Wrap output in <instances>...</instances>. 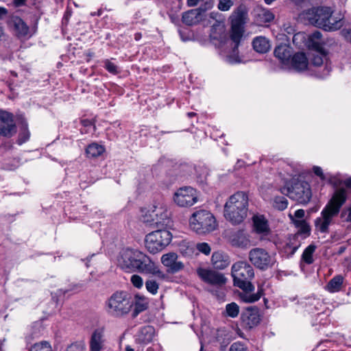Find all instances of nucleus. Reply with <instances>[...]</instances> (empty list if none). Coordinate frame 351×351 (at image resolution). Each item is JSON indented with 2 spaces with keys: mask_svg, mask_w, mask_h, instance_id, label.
<instances>
[{
  "mask_svg": "<svg viewBox=\"0 0 351 351\" xmlns=\"http://www.w3.org/2000/svg\"><path fill=\"white\" fill-rule=\"evenodd\" d=\"M232 276L234 285L241 289L244 292L239 295L242 301L252 303L258 301L263 295V289L258 287L256 293H251L254 287L251 280L254 277L253 267L245 261H239L232 266Z\"/></svg>",
  "mask_w": 351,
  "mask_h": 351,
  "instance_id": "obj_1",
  "label": "nucleus"
},
{
  "mask_svg": "<svg viewBox=\"0 0 351 351\" xmlns=\"http://www.w3.org/2000/svg\"><path fill=\"white\" fill-rule=\"evenodd\" d=\"M346 201V193L343 189L337 190L321 212V216L315 220V230L321 233H328L329 226L338 215L341 206Z\"/></svg>",
  "mask_w": 351,
  "mask_h": 351,
  "instance_id": "obj_2",
  "label": "nucleus"
},
{
  "mask_svg": "<svg viewBox=\"0 0 351 351\" xmlns=\"http://www.w3.org/2000/svg\"><path fill=\"white\" fill-rule=\"evenodd\" d=\"M248 197L244 192L231 195L224 206V217L233 225L242 223L247 215Z\"/></svg>",
  "mask_w": 351,
  "mask_h": 351,
  "instance_id": "obj_3",
  "label": "nucleus"
},
{
  "mask_svg": "<svg viewBox=\"0 0 351 351\" xmlns=\"http://www.w3.org/2000/svg\"><path fill=\"white\" fill-rule=\"evenodd\" d=\"M245 13L237 10L231 16L230 39L234 44L232 53L226 57V61L230 64L241 63L243 61L239 56L238 47L244 34Z\"/></svg>",
  "mask_w": 351,
  "mask_h": 351,
  "instance_id": "obj_4",
  "label": "nucleus"
},
{
  "mask_svg": "<svg viewBox=\"0 0 351 351\" xmlns=\"http://www.w3.org/2000/svg\"><path fill=\"white\" fill-rule=\"evenodd\" d=\"M280 192L300 204H307L312 195L309 184L295 178L287 182L280 189Z\"/></svg>",
  "mask_w": 351,
  "mask_h": 351,
  "instance_id": "obj_5",
  "label": "nucleus"
},
{
  "mask_svg": "<svg viewBox=\"0 0 351 351\" xmlns=\"http://www.w3.org/2000/svg\"><path fill=\"white\" fill-rule=\"evenodd\" d=\"M107 311L113 316L121 317L130 311L132 308V295L125 291L114 293L106 302Z\"/></svg>",
  "mask_w": 351,
  "mask_h": 351,
  "instance_id": "obj_6",
  "label": "nucleus"
},
{
  "mask_svg": "<svg viewBox=\"0 0 351 351\" xmlns=\"http://www.w3.org/2000/svg\"><path fill=\"white\" fill-rule=\"evenodd\" d=\"M189 225L191 230L199 234L212 232L217 227L215 217L206 210H199L193 213L190 218Z\"/></svg>",
  "mask_w": 351,
  "mask_h": 351,
  "instance_id": "obj_7",
  "label": "nucleus"
},
{
  "mask_svg": "<svg viewBox=\"0 0 351 351\" xmlns=\"http://www.w3.org/2000/svg\"><path fill=\"white\" fill-rule=\"evenodd\" d=\"M172 234L166 229H158L147 234L145 239V247L152 254L165 249L171 241Z\"/></svg>",
  "mask_w": 351,
  "mask_h": 351,
  "instance_id": "obj_8",
  "label": "nucleus"
},
{
  "mask_svg": "<svg viewBox=\"0 0 351 351\" xmlns=\"http://www.w3.org/2000/svg\"><path fill=\"white\" fill-rule=\"evenodd\" d=\"M330 14H332V11L330 8L319 7L313 8L303 12L302 16L310 24L324 29V27H329L326 25V21L330 16Z\"/></svg>",
  "mask_w": 351,
  "mask_h": 351,
  "instance_id": "obj_9",
  "label": "nucleus"
},
{
  "mask_svg": "<svg viewBox=\"0 0 351 351\" xmlns=\"http://www.w3.org/2000/svg\"><path fill=\"white\" fill-rule=\"evenodd\" d=\"M173 199L179 207H191L198 202L199 193L191 186H182L176 191Z\"/></svg>",
  "mask_w": 351,
  "mask_h": 351,
  "instance_id": "obj_10",
  "label": "nucleus"
},
{
  "mask_svg": "<svg viewBox=\"0 0 351 351\" xmlns=\"http://www.w3.org/2000/svg\"><path fill=\"white\" fill-rule=\"evenodd\" d=\"M249 260L252 265L261 270L271 267L276 262L274 256L261 247L253 248L249 252Z\"/></svg>",
  "mask_w": 351,
  "mask_h": 351,
  "instance_id": "obj_11",
  "label": "nucleus"
},
{
  "mask_svg": "<svg viewBox=\"0 0 351 351\" xmlns=\"http://www.w3.org/2000/svg\"><path fill=\"white\" fill-rule=\"evenodd\" d=\"M196 273L203 282L212 286L221 287L227 281V278L223 274L210 269L198 267Z\"/></svg>",
  "mask_w": 351,
  "mask_h": 351,
  "instance_id": "obj_12",
  "label": "nucleus"
},
{
  "mask_svg": "<svg viewBox=\"0 0 351 351\" xmlns=\"http://www.w3.org/2000/svg\"><path fill=\"white\" fill-rule=\"evenodd\" d=\"M162 264L167 268V272L176 274L183 270L184 264L178 260L176 253L171 252L163 254L160 258Z\"/></svg>",
  "mask_w": 351,
  "mask_h": 351,
  "instance_id": "obj_13",
  "label": "nucleus"
},
{
  "mask_svg": "<svg viewBox=\"0 0 351 351\" xmlns=\"http://www.w3.org/2000/svg\"><path fill=\"white\" fill-rule=\"evenodd\" d=\"M10 23L13 27L14 36L19 39L27 40L35 33L34 31H31L29 26L19 16H13Z\"/></svg>",
  "mask_w": 351,
  "mask_h": 351,
  "instance_id": "obj_14",
  "label": "nucleus"
},
{
  "mask_svg": "<svg viewBox=\"0 0 351 351\" xmlns=\"http://www.w3.org/2000/svg\"><path fill=\"white\" fill-rule=\"evenodd\" d=\"M212 4L206 2L204 8H199L189 10L182 14V22L187 25H193L202 19V14L206 10L210 8Z\"/></svg>",
  "mask_w": 351,
  "mask_h": 351,
  "instance_id": "obj_15",
  "label": "nucleus"
},
{
  "mask_svg": "<svg viewBox=\"0 0 351 351\" xmlns=\"http://www.w3.org/2000/svg\"><path fill=\"white\" fill-rule=\"evenodd\" d=\"M169 215L166 207L163 206H154V215H153L154 216V228L165 229V227L167 226L170 223Z\"/></svg>",
  "mask_w": 351,
  "mask_h": 351,
  "instance_id": "obj_16",
  "label": "nucleus"
},
{
  "mask_svg": "<svg viewBox=\"0 0 351 351\" xmlns=\"http://www.w3.org/2000/svg\"><path fill=\"white\" fill-rule=\"evenodd\" d=\"M104 328L95 329L90 337L89 342L90 351H102L105 348Z\"/></svg>",
  "mask_w": 351,
  "mask_h": 351,
  "instance_id": "obj_17",
  "label": "nucleus"
},
{
  "mask_svg": "<svg viewBox=\"0 0 351 351\" xmlns=\"http://www.w3.org/2000/svg\"><path fill=\"white\" fill-rule=\"evenodd\" d=\"M241 319L244 324L251 328L260 322L261 317L258 309L255 307H249L241 314Z\"/></svg>",
  "mask_w": 351,
  "mask_h": 351,
  "instance_id": "obj_18",
  "label": "nucleus"
},
{
  "mask_svg": "<svg viewBox=\"0 0 351 351\" xmlns=\"http://www.w3.org/2000/svg\"><path fill=\"white\" fill-rule=\"evenodd\" d=\"M274 56L283 66H288L290 63V58L292 55L291 48L286 44H280L276 47Z\"/></svg>",
  "mask_w": 351,
  "mask_h": 351,
  "instance_id": "obj_19",
  "label": "nucleus"
},
{
  "mask_svg": "<svg viewBox=\"0 0 351 351\" xmlns=\"http://www.w3.org/2000/svg\"><path fill=\"white\" fill-rule=\"evenodd\" d=\"M117 265L127 273L132 271V250L129 248L122 250L117 257Z\"/></svg>",
  "mask_w": 351,
  "mask_h": 351,
  "instance_id": "obj_20",
  "label": "nucleus"
},
{
  "mask_svg": "<svg viewBox=\"0 0 351 351\" xmlns=\"http://www.w3.org/2000/svg\"><path fill=\"white\" fill-rule=\"evenodd\" d=\"M149 258L143 253L136 250L133 251V271H144L147 270Z\"/></svg>",
  "mask_w": 351,
  "mask_h": 351,
  "instance_id": "obj_21",
  "label": "nucleus"
},
{
  "mask_svg": "<svg viewBox=\"0 0 351 351\" xmlns=\"http://www.w3.org/2000/svg\"><path fill=\"white\" fill-rule=\"evenodd\" d=\"M211 263L215 269H223L229 265L230 261L226 254L218 251L213 254Z\"/></svg>",
  "mask_w": 351,
  "mask_h": 351,
  "instance_id": "obj_22",
  "label": "nucleus"
},
{
  "mask_svg": "<svg viewBox=\"0 0 351 351\" xmlns=\"http://www.w3.org/2000/svg\"><path fill=\"white\" fill-rule=\"evenodd\" d=\"M324 43L322 34L319 31H315L308 36L306 45L315 51H319L323 50Z\"/></svg>",
  "mask_w": 351,
  "mask_h": 351,
  "instance_id": "obj_23",
  "label": "nucleus"
},
{
  "mask_svg": "<svg viewBox=\"0 0 351 351\" xmlns=\"http://www.w3.org/2000/svg\"><path fill=\"white\" fill-rule=\"evenodd\" d=\"M290 63L292 69L296 71H302L307 69L308 62L304 53L298 52L293 56Z\"/></svg>",
  "mask_w": 351,
  "mask_h": 351,
  "instance_id": "obj_24",
  "label": "nucleus"
},
{
  "mask_svg": "<svg viewBox=\"0 0 351 351\" xmlns=\"http://www.w3.org/2000/svg\"><path fill=\"white\" fill-rule=\"evenodd\" d=\"M343 276L341 275H336L328 281L325 287V289L331 293L339 292L343 287Z\"/></svg>",
  "mask_w": 351,
  "mask_h": 351,
  "instance_id": "obj_25",
  "label": "nucleus"
},
{
  "mask_svg": "<svg viewBox=\"0 0 351 351\" xmlns=\"http://www.w3.org/2000/svg\"><path fill=\"white\" fill-rule=\"evenodd\" d=\"M134 309L133 311V317L137 316L139 313L147 310L149 306V300L144 295L136 294L134 301L133 302Z\"/></svg>",
  "mask_w": 351,
  "mask_h": 351,
  "instance_id": "obj_26",
  "label": "nucleus"
},
{
  "mask_svg": "<svg viewBox=\"0 0 351 351\" xmlns=\"http://www.w3.org/2000/svg\"><path fill=\"white\" fill-rule=\"evenodd\" d=\"M253 223L255 231L258 234H267L269 232L268 221L263 215L253 217Z\"/></svg>",
  "mask_w": 351,
  "mask_h": 351,
  "instance_id": "obj_27",
  "label": "nucleus"
},
{
  "mask_svg": "<svg viewBox=\"0 0 351 351\" xmlns=\"http://www.w3.org/2000/svg\"><path fill=\"white\" fill-rule=\"evenodd\" d=\"M254 49L260 53H265L270 49L269 40L264 36H257L252 41Z\"/></svg>",
  "mask_w": 351,
  "mask_h": 351,
  "instance_id": "obj_28",
  "label": "nucleus"
},
{
  "mask_svg": "<svg viewBox=\"0 0 351 351\" xmlns=\"http://www.w3.org/2000/svg\"><path fill=\"white\" fill-rule=\"evenodd\" d=\"M210 37L213 40H219L220 44L225 43L227 37L223 26L220 24L213 25L210 29Z\"/></svg>",
  "mask_w": 351,
  "mask_h": 351,
  "instance_id": "obj_29",
  "label": "nucleus"
},
{
  "mask_svg": "<svg viewBox=\"0 0 351 351\" xmlns=\"http://www.w3.org/2000/svg\"><path fill=\"white\" fill-rule=\"evenodd\" d=\"M250 239L247 234L242 230L237 232L232 239V245L240 247H247L250 245Z\"/></svg>",
  "mask_w": 351,
  "mask_h": 351,
  "instance_id": "obj_30",
  "label": "nucleus"
},
{
  "mask_svg": "<svg viewBox=\"0 0 351 351\" xmlns=\"http://www.w3.org/2000/svg\"><path fill=\"white\" fill-rule=\"evenodd\" d=\"M195 245L193 243L182 241L178 245L179 252L184 257H191L195 253Z\"/></svg>",
  "mask_w": 351,
  "mask_h": 351,
  "instance_id": "obj_31",
  "label": "nucleus"
},
{
  "mask_svg": "<svg viewBox=\"0 0 351 351\" xmlns=\"http://www.w3.org/2000/svg\"><path fill=\"white\" fill-rule=\"evenodd\" d=\"M104 152V147L97 143H90L86 149V154L89 158H97L101 156Z\"/></svg>",
  "mask_w": 351,
  "mask_h": 351,
  "instance_id": "obj_32",
  "label": "nucleus"
},
{
  "mask_svg": "<svg viewBox=\"0 0 351 351\" xmlns=\"http://www.w3.org/2000/svg\"><path fill=\"white\" fill-rule=\"evenodd\" d=\"M326 22V25H328L329 27H324V29L325 31H336L343 25L342 19L334 17L332 14H330V16L328 18Z\"/></svg>",
  "mask_w": 351,
  "mask_h": 351,
  "instance_id": "obj_33",
  "label": "nucleus"
},
{
  "mask_svg": "<svg viewBox=\"0 0 351 351\" xmlns=\"http://www.w3.org/2000/svg\"><path fill=\"white\" fill-rule=\"evenodd\" d=\"M141 212V221L143 223L148 226L154 228V216H153V215H154V206L149 209H143Z\"/></svg>",
  "mask_w": 351,
  "mask_h": 351,
  "instance_id": "obj_34",
  "label": "nucleus"
},
{
  "mask_svg": "<svg viewBox=\"0 0 351 351\" xmlns=\"http://www.w3.org/2000/svg\"><path fill=\"white\" fill-rule=\"evenodd\" d=\"M294 225L298 229V234H303L304 237L309 236L311 228L305 220H295Z\"/></svg>",
  "mask_w": 351,
  "mask_h": 351,
  "instance_id": "obj_35",
  "label": "nucleus"
},
{
  "mask_svg": "<svg viewBox=\"0 0 351 351\" xmlns=\"http://www.w3.org/2000/svg\"><path fill=\"white\" fill-rule=\"evenodd\" d=\"M274 19V15L269 10L261 9L257 14V21L261 23H269Z\"/></svg>",
  "mask_w": 351,
  "mask_h": 351,
  "instance_id": "obj_36",
  "label": "nucleus"
},
{
  "mask_svg": "<svg viewBox=\"0 0 351 351\" xmlns=\"http://www.w3.org/2000/svg\"><path fill=\"white\" fill-rule=\"evenodd\" d=\"M16 132L15 123L0 125V135L5 137H10Z\"/></svg>",
  "mask_w": 351,
  "mask_h": 351,
  "instance_id": "obj_37",
  "label": "nucleus"
},
{
  "mask_svg": "<svg viewBox=\"0 0 351 351\" xmlns=\"http://www.w3.org/2000/svg\"><path fill=\"white\" fill-rule=\"evenodd\" d=\"M271 204L274 208L278 210H284L288 206V200L285 197L276 196L273 199Z\"/></svg>",
  "mask_w": 351,
  "mask_h": 351,
  "instance_id": "obj_38",
  "label": "nucleus"
},
{
  "mask_svg": "<svg viewBox=\"0 0 351 351\" xmlns=\"http://www.w3.org/2000/svg\"><path fill=\"white\" fill-rule=\"evenodd\" d=\"M316 246L313 244L309 245L303 252L302 255V260L307 264L313 263V254L315 252Z\"/></svg>",
  "mask_w": 351,
  "mask_h": 351,
  "instance_id": "obj_39",
  "label": "nucleus"
},
{
  "mask_svg": "<svg viewBox=\"0 0 351 351\" xmlns=\"http://www.w3.org/2000/svg\"><path fill=\"white\" fill-rule=\"evenodd\" d=\"M226 311L228 316L232 318L237 317L239 313V306L237 303L231 302L226 304Z\"/></svg>",
  "mask_w": 351,
  "mask_h": 351,
  "instance_id": "obj_40",
  "label": "nucleus"
},
{
  "mask_svg": "<svg viewBox=\"0 0 351 351\" xmlns=\"http://www.w3.org/2000/svg\"><path fill=\"white\" fill-rule=\"evenodd\" d=\"M29 351H52V349L49 342L41 341L34 344Z\"/></svg>",
  "mask_w": 351,
  "mask_h": 351,
  "instance_id": "obj_41",
  "label": "nucleus"
},
{
  "mask_svg": "<svg viewBox=\"0 0 351 351\" xmlns=\"http://www.w3.org/2000/svg\"><path fill=\"white\" fill-rule=\"evenodd\" d=\"M324 57L323 50L315 51V53L313 54L311 62L315 66H320L323 64Z\"/></svg>",
  "mask_w": 351,
  "mask_h": 351,
  "instance_id": "obj_42",
  "label": "nucleus"
},
{
  "mask_svg": "<svg viewBox=\"0 0 351 351\" xmlns=\"http://www.w3.org/2000/svg\"><path fill=\"white\" fill-rule=\"evenodd\" d=\"M145 287L147 290L153 295H155L158 292L159 288L158 284L156 280H149L145 282Z\"/></svg>",
  "mask_w": 351,
  "mask_h": 351,
  "instance_id": "obj_43",
  "label": "nucleus"
},
{
  "mask_svg": "<svg viewBox=\"0 0 351 351\" xmlns=\"http://www.w3.org/2000/svg\"><path fill=\"white\" fill-rule=\"evenodd\" d=\"M142 334L145 337L142 339L144 341H149L152 340L154 334V328L150 326H145L141 330Z\"/></svg>",
  "mask_w": 351,
  "mask_h": 351,
  "instance_id": "obj_44",
  "label": "nucleus"
},
{
  "mask_svg": "<svg viewBox=\"0 0 351 351\" xmlns=\"http://www.w3.org/2000/svg\"><path fill=\"white\" fill-rule=\"evenodd\" d=\"M233 5L232 0H219L217 8L219 10L226 12L228 11Z\"/></svg>",
  "mask_w": 351,
  "mask_h": 351,
  "instance_id": "obj_45",
  "label": "nucleus"
},
{
  "mask_svg": "<svg viewBox=\"0 0 351 351\" xmlns=\"http://www.w3.org/2000/svg\"><path fill=\"white\" fill-rule=\"evenodd\" d=\"M0 121H1L2 124L5 125L9 123H14L12 114L4 111L0 112Z\"/></svg>",
  "mask_w": 351,
  "mask_h": 351,
  "instance_id": "obj_46",
  "label": "nucleus"
},
{
  "mask_svg": "<svg viewBox=\"0 0 351 351\" xmlns=\"http://www.w3.org/2000/svg\"><path fill=\"white\" fill-rule=\"evenodd\" d=\"M305 215V211L303 209H298L295 211L294 215L289 214V217L293 223L294 224V221L295 220H304L303 218Z\"/></svg>",
  "mask_w": 351,
  "mask_h": 351,
  "instance_id": "obj_47",
  "label": "nucleus"
},
{
  "mask_svg": "<svg viewBox=\"0 0 351 351\" xmlns=\"http://www.w3.org/2000/svg\"><path fill=\"white\" fill-rule=\"evenodd\" d=\"M196 248L199 252L208 255L210 253L211 249L210 245L207 243H199L196 245Z\"/></svg>",
  "mask_w": 351,
  "mask_h": 351,
  "instance_id": "obj_48",
  "label": "nucleus"
},
{
  "mask_svg": "<svg viewBox=\"0 0 351 351\" xmlns=\"http://www.w3.org/2000/svg\"><path fill=\"white\" fill-rule=\"evenodd\" d=\"M104 66L108 71L112 74H115L117 73V66L108 60H106L104 61Z\"/></svg>",
  "mask_w": 351,
  "mask_h": 351,
  "instance_id": "obj_49",
  "label": "nucleus"
},
{
  "mask_svg": "<svg viewBox=\"0 0 351 351\" xmlns=\"http://www.w3.org/2000/svg\"><path fill=\"white\" fill-rule=\"evenodd\" d=\"M229 351H248L247 348L241 342L233 343Z\"/></svg>",
  "mask_w": 351,
  "mask_h": 351,
  "instance_id": "obj_50",
  "label": "nucleus"
},
{
  "mask_svg": "<svg viewBox=\"0 0 351 351\" xmlns=\"http://www.w3.org/2000/svg\"><path fill=\"white\" fill-rule=\"evenodd\" d=\"M341 218L343 221L351 223V207L344 209L341 213Z\"/></svg>",
  "mask_w": 351,
  "mask_h": 351,
  "instance_id": "obj_51",
  "label": "nucleus"
},
{
  "mask_svg": "<svg viewBox=\"0 0 351 351\" xmlns=\"http://www.w3.org/2000/svg\"><path fill=\"white\" fill-rule=\"evenodd\" d=\"M85 348L82 344L73 343L67 348L66 351H84Z\"/></svg>",
  "mask_w": 351,
  "mask_h": 351,
  "instance_id": "obj_52",
  "label": "nucleus"
},
{
  "mask_svg": "<svg viewBox=\"0 0 351 351\" xmlns=\"http://www.w3.org/2000/svg\"><path fill=\"white\" fill-rule=\"evenodd\" d=\"M143 285L142 278L137 275H133V286L136 288H141Z\"/></svg>",
  "mask_w": 351,
  "mask_h": 351,
  "instance_id": "obj_53",
  "label": "nucleus"
},
{
  "mask_svg": "<svg viewBox=\"0 0 351 351\" xmlns=\"http://www.w3.org/2000/svg\"><path fill=\"white\" fill-rule=\"evenodd\" d=\"M313 172L315 175L319 176L321 180H324L326 179V177L323 173V171L321 167H313Z\"/></svg>",
  "mask_w": 351,
  "mask_h": 351,
  "instance_id": "obj_54",
  "label": "nucleus"
},
{
  "mask_svg": "<svg viewBox=\"0 0 351 351\" xmlns=\"http://www.w3.org/2000/svg\"><path fill=\"white\" fill-rule=\"evenodd\" d=\"M342 34L345 38L351 43V29H344L342 30Z\"/></svg>",
  "mask_w": 351,
  "mask_h": 351,
  "instance_id": "obj_55",
  "label": "nucleus"
},
{
  "mask_svg": "<svg viewBox=\"0 0 351 351\" xmlns=\"http://www.w3.org/2000/svg\"><path fill=\"white\" fill-rule=\"evenodd\" d=\"M82 124L84 127H90L93 125V121L88 119L82 120Z\"/></svg>",
  "mask_w": 351,
  "mask_h": 351,
  "instance_id": "obj_56",
  "label": "nucleus"
},
{
  "mask_svg": "<svg viewBox=\"0 0 351 351\" xmlns=\"http://www.w3.org/2000/svg\"><path fill=\"white\" fill-rule=\"evenodd\" d=\"M202 0H187V5L190 7H193L197 5V3Z\"/></svg>",
  "mask_w": 351,
  "mask_h": 351,
  "instance_id": "obj_57",
  "label": "nucleus"
},
{
  "mask_svg": "<svg viewBox=\"0 0 351 351\" xmlns=\"http://www.w3.org/2000/svg\"><path fill=\"white\" fill-rule=\"evenodd\" d=\"M26 0H13V3L16 7H20L25 4Z\"/></svg>",
  "mask_w": 351,
  "mask_h": 351,
  "instance_id": "obj_58",
  "label": "nucleus"
},
{
  "mask_svg": "<svg viewBox=\"0 0 351 351\" xmlns=\"http://www.w3.org/2000/svg\"><path fill=\"white\" fill-rule=\"evenodd\" d=\"M8 14V10L2 7H0V19H3Z\"/></svg>",
  "mask_w": 351,
  "mask_h": 351,
  "instance_id": "obj_59",
  "label": "nucleus"
},
{
  "mask_svg": "<svg viewBox=\"0 0 351 351\" xmlns=\"http://www.w3.org/2000/svg\"><path fill=\"white\" fill-rule=\"evenodd\" d=\"M343 184L347 186V187H351V178H349L348 179H346L344 181H343Z\"/></svg>",
  "mask_w": 351,
  "mask_h": 351,
  "instance_id": "obj_60",
  "label": "nucleus"
},
{
  "mask_svg": "<svg viewBox=\"0 0 351 351\" xmlns=\"http://www.w3.org/2000/svg\"><path fill=\"white\" fill-rule=\"evenodd\" d=\"M28 138H29V134H25L23 139H21V138L19 139V144L21 145L22 143L25 142L28 139Z\"/></svg>",
  "mask_w": 351,
  "mask_h": 351,
  "instance_id": "obj_61",
  "label": "nucleus"
},
{
  "mask_svg": "<svg viewBox=\"0 0 351 351\" xmlns=\"http://www.w3.org/2000/svg\"><path fill=\"white\" fill-rule=\"evenodd\" d=\"M304 38V36L302 34H295L293 36V41L295 42V40H297L298 38Z\"/></svg>",
  "mask_w": 351,
  "mask_h": 351,
  "instance_id": "obj_62",
  "label": "nucleus"
},
{
  "mask_svg": "<svg viewBox=\"0 0 351 351\" xmlns=\"http://www.w3.org/2000/svg\"><path fill=\"white\" fill-rule=\"evenodd\" d=\"M4 34V30L3 26L0 24V38H1Z\"/></svg>",
  "mask_w": 351,
  "mask_h": 351,
  "instance_id": "obj_63",
  "label": "nucleus"
},
{
  "mask_svg": "<svg viewBox=\"0 0 351 351\" xmlns=\"http://www.w3.org/2000/svg\"><path fill=\"white\" fill-rule=\"evenodd\" d=\"M141 34H139V33H136V34H135V39H136V40H138L141 38Z\"/></svg>",
  "mask_w": 351,
  "mask_h": 351,
  "instance_id": "obj_64",
  "label": "nucleus"
}]
</instances>
